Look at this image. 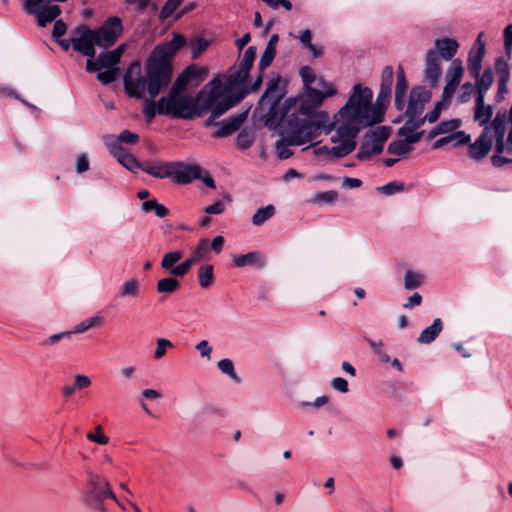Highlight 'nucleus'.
Here are the masks:
<instances>
[{"instance_id":"f257e3e1","label":"nucleus","mask_w":512,"mask_h":512,"mask_svg":"<svg viewBox=\"0 0 512 512\" xmlns=\"http://www.w3.org/2000/svg\"><path fill=\"white\" fill-rule=\"evenodd\" d=\"M186 43L185 36L175 32L170 41L155 46L145 62L144 76L141 74L140 62H132L123 76L126 94L141 99L147 91L150 98L155 99L168 88L173 77L172 61Z\"/></svg>"},{"instance_id":"f03ea898","label":"nucleus","mask_w":512,"mask_h":512,"mask_svg":"<svg viewBox=\"0 0 512 512\" xmlns=\"http://www.w3.org/2000/svg\"><path fill=\"white\" fill-rule=\"evenodd\" d=\"M319 82L328 89L321 91L313 87L305 88V94L283 101L282 113L284 117L299 125L315 126V134L320 136L323 131L329 134L336 126L335 122H330L329 114L318 111V108L326 97L334 96L337 89L323 78H319Z\"/></svg>"},{"instance_id":"7ed1b4c3","label":"nucleus","mask_w":512,"mask_h":512,"mask_svg":"<svg viewBox=\"0 0 512 512\" xmlns=\"http://www.w3.org/2000/svg\"><path fill=\"white\" fill-rule=\"evenodd\" d=\"M390 97L391 93L381 96V90H379L376 101L372 104V89L357 83L353 86L346 104L340 108L341 115L349 116L350 119H354L362 127L382 123Z\"/></svg>"},{"instance_id":"20e7f679","label":"nucleus","mask_w":512,"mask_h":512,"mask_svg":"<svg viewBox=\"0 0 512 512\" xmlns=\"http://www.w3.org/2000/svg\"><path fill=\"white\" fill-rule=\"evenodd\" d=\"M282 139L276 142V150L280 159H288L293 152L288 146H300L317 138L315 126L299 125L292 120L284 117L272 125Z\"/></svg>"},{"instance_id":"39448f33","label":"nucleus","mask_w":512,"mask_h":512,"mask_svg":"<svg viewBox=\"0 0 512 512\" xmlns=\"http://www.w3.org/2000/svg\"><path fill=\"white\" fill-rule=\"evenodd\" d=\"M106 499H111L120 505L109 481L103 476L87 470L85 487L81 496L83 505L91 512H108L105 505Z\"/></svg>"},{"instance_id":"423d86ee","label":"nucleus","mask_w":512,"mask_h":512,"mask_svg":"<svg viewBox=\"0 0 512 512\" xmlns=\"http://www.w3.org/2000/svg\"><path fill=\"white\" fill-rule=\"evenodd\" d=\"M204 95V89L198 92L196 97L187 93L170 92L161 97L165 108L161 107V115L172 116L177 119L191 120L204 115L200 100Z\"/></svg>"},{"instance_id":"0eeeda50","label":"nucleus","mask_w":512,"mask_h":512,"mask_svg":"<svg viewBox=\"0 0 512 512\" xmlns=\"http://www.w3.org/2000/svg\"><path fill=\"white\" fill-rule=\"evenodd\" d=\"M336 123L335 130L336 136L331 137V141L336 143L341 139V143L337 146L331 147V155L336 158H343L352 153L356 146V137L361 131L362 126L349 116L341 115V109L334 115Z\"/></svg>"},{"instance_id":"6e6552de","label":"nucleus","mask_w":512,"mask_h":512,"mask_svg":"<svg viewBox=\"0 0 512 512\" xmlns=\"http://www.w3.org/2000/svg\"><path fill=\"white\" fill-rule=\"evenodd\" d=\"M143 172L156 177L168 178L173 176L175 183L184 185L191 183L194 178L201 177V167L198 165H185L181 161L158 162V164L146 163Z\"/></svg>"},{"instance_id":"1a4fd4ad","label":"nucleus","mask_w":512,"mask_h":512,"mask_svg":"<svg viewBox=\"0 0 512 512\" xmlns=\"http://www.w3.org/2000/svg\"><path fill=\"white\" fill-rule=\"evenodd\" d=\"M286 91V84L282 83L281 77H277L269 80L267 88L259 100V106L264 108L266 105L269 106L267 113L264 115L265 125L269 128L272 127L277 121L284 119L283 102Z\"/></svg>"},{"instance_id":"9d476101","label":"nucleus","mask_w":512,"mask_h":512,"mask_svg":"<svg viewBox=\"0 0 512 512\" xmlns=\"http://www.w3.org/2000/svg\"><path fill=\"white\" fill-rule=\"evenodd\" d=\"M441 60H448V37L437 39L435 49L426 53L425 78L432 86H436L441 75Z\"/></svg>"},{"instance_id":"9b49d317","label":"nucleus","mask_w":512,"mask_h":512,"mask_svg":"<svg viewBox=\"0 0 512 512\" xmlns=\"http://www.w3.org/2000/svg\"><path fill=\"white\" fill-rule=\"evenodd\" d=\"M76 37L71 39L72 48L88 59H93L96 54L95 47L99 44L98 36L93 29L85 24H80L74 29Z\"/></svg>"},{"instance_id":"f8f14e48","label":"nucleus","mask_w":512,"mask_h":512,"mask_svg":"<svg viewBox=\"0 0 512 512\" xmlns=\"http://www.w3.org/2000/svg\"><path fill=\"white\" fill-rule=\"evenodd\" d=\"M99 39L98 47L113 46L123 31L122 20L117 16L109 17L98 29H93Z\"/></svg>"},{"instance_id":"ddd939ff","label":"nucleus","mask_w":512,"mask_h":512,"mask_svg":"<svg viewBox=\"0 0 512 512\" xmlns=\"http://www.w3.org/2000/svg\"><path fill=\"white\" fill-rule=\"evenodd\" d=\"M209 91L202 96L200 103L201 109L204 113H207L212 106L221 98L234 93L231 88H228L227 81L223 83L219 78H213L207 85Z\"/></svg>"},{"instance_id":"4468645a","label":"nucleus","mask_w":512,"mask_h":512,"mask_svg":"<svg viewBox=\"0 0 512 512\" xmlns=\"http://www.w3.org/2000/svg\"><path fill=\"white\" fill-rule=\"evenodd\" d=\"M208 70L195 64L186 67L176 78L170 88V92L184 93L192 81H202Z\"/></svg>"},{"instance_id":"2eb2a0df","label":"nucleus","mask_w":512,"mask_h":512,"mask_svg":"<svg viewBox=\"0 0 512 512\" xmlns=\"http://www.w3.org/2000/svg\"><path fill=\"white\" fill-rule=\"evenodd\" d=\"M248 111L230 116L220 123L219 128L213 133V138H225L237 132L247 119Z\"/></svg>"},{"instance_id":"dca6fc26","label":"nucleus","mask_w":512,"mask_h":512,"mask_svg":"<svg viewBox=\"0 0 512 512\" xmlns=\"http://www.w3.org/2000/svg\"><path fill=\"white\" fill-rule=\"evenodd\" d=\"M119 58H117L111 51L100 53L97 58L87 59L86 71L89 73H95L102 69H115L119 68Z\"/></svg>"},{"instance_id":"f3484780","label":"nucleus","mask_w":512,"mask_h":512,"mask_svg":"<svg viewBox=\"0 0 512 512\" xmlns=\"http://www.w3.org/2000/svg\"><path fill=\"white\" fill-rule=\"evenodd\" d=\"M493 108L485 103V98L475 97L473 119L481 127H486L492 122Z\"/></svg>"},{"instance_id":"a211bd4d","label":"nucleus","mask_w":512,"mask_h":512,"mask_svg":"<svg viewBox=\"0 0 512 512\" xmlns=\"http://www.w3.org/2000/svg\"><path fill=\"white\" fill-rule=\"evenodd\" d=\"M247 94L248 91H235L234 93L219 99L210 110H212L215 115L222 116L233 106L241 102Z\"/></svg>"},{"instance_id":"6ab92c4d","label":"nucleus","mask_w":512,"mask_h":512,"mask_svg":"<svg viewBox=\"0 0 512 512\" xmlns=\"http://www.w3.org/2000/svg\"><path fill=\"white\" fill-rule=\"evenodd\" d=\"M472 77L475 80V84L473 85L476 89V97L485 98L494 82L493 69L488 67L483 72H478L477 75H472Z\"/></svg>"},{"instance_id":"aec40b11","label":"nucleus","mask_w":512,"mask_h":512,"mask_svg":"<svg viewBox=\"0 0 512 512\" xmlns=\"http://www.w3.org/2000/svg\"><path fill=\"white\" fill-rule=\"evenodd\" d=\"M461 125L459 119L450 120V144L454 146H467V155L469 156V147L474 142H471V135L462 130H457Z\"/></svg>"},{"instance_id":"412c9836","label":"nucleus","mask_w":512,"mask_h":512,"mask_svg":"<svg viewBox=\"0 0 512 512\" xmlns=\"http://www.w3.org/2000/svg\"><path fill=\"white\" fill-rule=\"evenodd\" d=\"M28 14L37 15L38 25L45 27L48 23L54 21L60 14L61 9L58 5L42 6L37 5L35 12H27Z\"/></svg>"},{"instance_id":"4be33fe9","label":"nucleus","mask_w":512,"mask_h":512,"mask_svg":"<svg viewBox=\"0 0 512 512\" xmlns=\"http://www.w3.org/2000/svg\"><path fill=\"white\" fill-rule=\"evenodd\" d=\"M408 89V83L406 81L404 69L401 65L397 68L396 87H395V100L394 104L397 110L404 108L405 102L404 97Z\"/></svg>"},{"instance_id":"5701e85b","label":"nucleus","mask_w":512,"mask_h":512,"mask_svg":"<svg viewBox=\"0 0 512 512\" xmlns=\"http://www.w3.org/2000/svg\"><path fill=\"white\" fill-rule=\"evenodd\" d=\"M232 261L236 267L257 266L259 268L265 265V260L258 251H251L247 254L233 255Z\"/></svg>"},{"instance_id":"b1692460","label":"nucleus","mask_w":512,"mask_h":512,"mask_svg":"<svg viewBox=\"0 0 512 512\" xmlns=\"http://www.w3.org/2000/svg\"><path fill=\"white\" fill-rule=\"evenodd\" d=\"M248 73L238 68L236 65L232 66L228 70L227 83L228 88H231L232 91H237L240 88H245L244 84L247 83L249 79Z\"/></svg>"},{"instance_id":"393cba45","label":"nucleus","mask_w":512,"mask_h":512,"mask_svg":"<svg viewBox=\"0 0 512 512\" xmlns=\"http://www.w3.org/2000/svg\"><path fill=\"white\" fill-rule=\"evenodd\" d=\"M443 329V322L440 318H436L433 323L425 328L420 336L418 337L417 341L420 344H430L432 343L440 334V332Z\"/></svg>"},{"instance_id":"a878e982","label":"nucleus","mask_w":512,"mask_h":512,"mask_svg":"<svg viewBox=\"0 0 512 512\" xmlns=\"http://www.w3.org/2000/svg\"><path fill=\"white\" fill-rule=\"evenodd\" d=\"M473 93L476 94V89L473 83L465 82L459 87L458 85L454 86V90L452 91L450 98L453 96L457 103L463 104L471 99Z\"/></svg>"},{"instance_id":"bb28decb","label":"nucleus","mask_w":512,"mask_h":512,"mask_svg":"<svg viewBox=\"0 0 512 512\" xmlns=\"http://www.w3.org/2000/svg\"><path fill=\"white\" fill-rule=\"evenodd\" d=\"M486 51L470 49L467 57V65L470 75H477L481 72L482 62Z\"/></svg>"},{"instance_id":"cd10ccee","label":"nucleus","mask_w":512,"mask_h":512,"mask_svg":"<svg viewBox=\"0 0 512 512\" xmlns=\"http://www.w3.org/2000/svg\"><path fill=\"white\" fill-rule=\"evenodd\" d=\"M464 72L465 69L461 59L455 58L450 61V95L454 90V86L460 84Z\"/></svg>"},{"instance_id":"c85d7f7f","label":"nucleus","mask_w":512,"mask_h":512,"mask_svg":"<svg viewBox=\"0 0 512 512\" xmlns=\"http://www.w3.org/2000/svg\"><path fill=\"white\" fill-rule=\"evenodd\" d=\"M255 131L252 127H244L237 135L236 146L241 150L249 149L255 141Z\"/></svg>"},{"instance_id":"c756f323","label":"nucleus","mask_w":512,"mask_h":512,"mask_svg":"<svg viewBox=\"0 0 512 512\" xmlns=\"http://www.w3.org/2000/svg\"><path fill=\"white\" fill-rule=\"evenodd\" d=\"M161 107L165 108L161 98L156 102L154 99L145 100L143 114L147 123H151L157 114L161 115Z\"/></svg>"},{"instance_id":"7c9ffc66","label":"nucleus","mask_w":512,"mask_h":512,"mask_svg":"<svg viewBox=\"0 0 512 512\" xmlns=\"http://www.w3.org/2000/svg\"><path fill=\"white\" fill-rule=\"evenodd\" d=\"M199 285L208 289L214 283V267L211 264L202 265L198 270Z\"/></svg>"},{"instance_id":"2f4dec72","label":"nucleus","mask_w":512,"mask_h":512,"mask_svg":"<svg viewBox=\"0 0 512 512\" xmlns=\"http://www.w3.org/2000/svg\"><path fill=\"white\" fill-rule=\"evenodd\" d=\"M105 144L108 147L111 155L117 159L119 163L128 155V150L124 148L118 141H115L113 136L105 137Z\"/></svg>"},{"instance_id":"473e14b6","label":"nucleus","mask_w":512,"mask_h":512,"mask_svg":"<svg viewBox=\"0 0 512 512\" xmlns=\"http://www.w3.org/2000/svg\"><path fill=\"white\" fill-rule=\"evenodd\" d=\"M448 103V82L444 85L443 91H442V100L440 102H437L434 109L427 113L422 119L425 121H428L429 123H434L439 119L441 109L444 105Z\"/></svg>"},{"instance_id":"72a5a7b5","label":"nucleus","mask_w":512,"mask_h":512,"mask_svg":"<svg viewBox=\"0 0 512 512\" xmlns=\"http://www.w3.org/2000/svg\"><path fill=\"white\" fill-rule=\"evenodd\" d=\"M177 278L178 277H174L171 275V277H165L160 279L157 282L156 286L157 292L167 294L176 292L181 286V283L177 280Z\"/></svg>"},{"instance_id":"f704fd0d","label":"nucleus","mask_w":512,"mask_h":512,"mask_svg":"<svg viewBox=\"0 0 512 512\" xmlns=\"http://www.w3.org/2000/svg\"><path fill=\"white\" fill-rule=\"evenodd\" d=\"M393 77H394L393 67L390 65L385 66L381 73V83H380L381 96H384L386 93H391L392 85H393Z\"/></svg>"},{"instance_id":"c9c22d12","label":"nucleus","mask_w":512,"mask_h":512,"mask_svg":"<svg viewBox=\"0 0 512 512\" xmlns=\"http://www.w3.org/2000/svg\"><path fill=\"white\" fill-rule=\"evenodd\" d=\"M275 214V207L271 204L259 208L252 217V223L255 226L263 225L267 220H269Z\"/></svg>"},{"instance_id":"e433bc0d","label":"nucleus","mask_w":512,"mask_h":512,"mask_svg":"<svg viewBox=\"0 0 512 512\" xmlns=\"http://www.w3.org/2000/svg\"><path fill=\"white\" fill-rule=\"evenodd\" d=\"M391 135V127L380 126L374 130H370L365 134V138H369L372 142L385 143Z\"/></svg>"},{"instance_id":"4c0bfd02","label":"nucleus","mask_w":512,"mask_h":512,"mask_svg":"<svg viewBox=\"0 0 512 512\" xmlns=\"http://www.w3.org/2000/svg\"><path fill=\"white\" fill-rule=\"evenodd\" d=\"M412 149V146H409L405 139H398L390 142L387 151L393 155L404 156L411 152Z\"/></svg>"},{"instance_id":"58836bf2","label":"nucleus","mask_w":512,"mask_h":512,"mask_svg":"<svg viewBox=\"0 0 512 512\" xmlns=\"http://www.w3.org/2000/svg\"><path fill=\"white\" fill-rule=\"evenodd\" d=\"M424 277L420 273L407 270L404 275V287L407 290H413L422 286Z\"/></svg>"},{"instance_id":"ea45409f","label":"nucleus","mask_w":512,"mask_h":512,"mask_svg":"<svg viewBox=\"0 0 512 512\" xmlns=\"http://www.w3.org/2000/svg\"><path fill=\"white\" fill-rule=\"evenodd\" d=\"M423 124H424V119L408 117L405 124L398 129V135L408 136V134L417 132V129H419Z\"/></svg>"},{"instance_id":"a19ab883","label":"nucleus","mask_w":512,"mask_h":512,"mask_svg":"<svg viewBox=\"0 0 512 512\" xmlns=\"http://www.w3.org/2000/svg\"><path fill=\"white\" fill-rule=\"evenodd\" d=\"M183 258V252L181 250L167 252L163 255L161 260V267L165 270H171L175 267V264Z\"/></svg>"},{"instance_id":"79ce46f5","label":"nucleus","mask_w":512,"mask_h":512,"mask_svg":"<svg viewBox=\"0 0 512 512\" xmlns=\"http://www.w3.org/2000/svg\"><path fill=\"white\" fill-rule=\"evenodd\" d=\"M217 367L223 374L228 375L236 383L241 382V378L235 372L232 360L227 358L222 359L217 363Z\"/></svg>"},{"instance_id":"37998d69","label":"nucleus","mask_w":512,"mask_h":512,"mask_svg":"<svg viewBox=\"0 0 512 512\" xmlns=\"http://www.w3.org/2000/svg\"><path fill=\"white\" fill-rule=\"evenodd\" d=\"M431 95L430 90L423 86H416L410 91L409 98L425 105V103H428L431 100Z\"/></svg>"},{"instance_id":"c03bdc74","label":"nucleus","mask_w":512,"mask_h":512,"mask_svg":"<svg viewBox=\"0 0 512 512\" xmlns=\"http://www.w3.org/2000/svg\"><path fill=\"white\" fill-rule=\"evenodd\" d=\"M102 322L103 318L101 316H93L77 324L71 332H73V334L83 333L92 327L101 325Z\"/></svg>"},{"instance_id":"a18cd8bd","label":"nucleus","mask_w":512,"mask_h":512,"mask_svg":"<svg viewBox=\"0 0 512 512\" xmlns=\"http://www.w3.org/2000/svg\"><path fill=\"white\" fill-rule=\"evenodd\" d=\"M139 293V282L135 279L125 281L120 288V295L123 297H135Z\"/></svg>"},{"instance_id":"49530a36","label":"nucleus","mask_w":512,"mask_h":512,"mask_svg":"<svg viewBox=\"0 0 512 512\" xmlns=\"http://www.w3.org/2000/svg\"><path fill=\"white\" fill-rule=\"evenodd\" d=\"M120 68L106 69L105 71H98L96 78L103 84L109 85L117 80L120 75Z\"/></svg>"},{"instance_id":"de8ad7c7","label":"nucleus","mask_w":512,"mask_h":512,"mask_svg":"<svg viewBox=\"0 0 512 512\" xmlns=\"http://www.w3.org/2000/svg\"><path fill=\"white\" fill-rule=\"evenodd\" d=\"M209 250H210L209 240L208 239H202V240H200L199 244L197 245V247L193 251L191 257L193 258V260L195 262H198V261L203 260V259H208Z\"/></svg>"},{"instance_id":"09e8293b","label":"nucleus","mask_w":512,"mask_h":512,"mask_svg":"<svg viewBox=\"0 0 512 512\" xmlns=\"http://www.w3.org/2000/svg\"><path fill=\"white\" fill-rule=\"evenodd\" d=\"M196 262L193 260V258L190 256L188 258H186L181 264L175 266L174 268H172L170 270V275L174 276V277H183L185 276L191 269V267L195 264Z\"/></svg>"},{"instance_id":"8fccbe9b","label":"nucleus","mask_w":512,"mask_h":512,"mask_svg":"<svg viewBox=\"0 0 512 512\" xmlns=\"http://www.w3.org/2000/svg\"><path fill=\"white\" fill-rule=\"evenodd\" d=\"M209 46V41L199 37L190 42L192 59H197Z\"/></svg>"},{"instance_id":"3c124183","label":"nucleus","mask_w":512,"mask_h":512,"mask_svg":"<svg viewBox=\"0 0 512 512\" xmlns=\"http://www.w3.org/2000/svg\"><path fill=\"white\" fill-rule=\"evenodd\" d=\"M181 3L182 0H167L159 13L160 20L163 21L171 17L174 14V12L179 8Z\"/></svg>"},{"instance_id":"603ef678","label":"nucleus","mask_w":512,"mask_h":512,"mask_svg":"<svg viewBox=\"0 0 512 512\" xmlns=\"http://www.w3.org/2000/svg\"><path fill=\"white\" fill-rule=\"evenodd\" d=\"M275 56L276 50L266 47L258 63V71L265 72V70L272 64Z\"/></svg>"},{"instance_id":"864d4df0","label":"nucleus","mask_w":512,"mask_h":512,"mask_svg":"<svg viewBox=\"0 0 512 512\" xmlns=\"http://www.w3.org/2000/svg\"><path fill=\"white\" fill-rule=\"evenodd\" d=\"M120 164L129 171L136 173L138 170L143 171V167H145L146 163L139 162L131 153H128Z\"/></svg>"},{"instance_id":"5fc2aeb1","label":"nucleus","mask_w":512,"mask_h":512,"mask_svg":"<svg viewBox=\"0 0 512 512\" xmlns=\"http://www.w3.org/2000/svg\"><path fill=\"white\" fill-rule=\"evenodd\" d=\"M423 111L424 105L422 103L416 102L415 100L409 98V102L405 112V115L407 117L420 118Z\"/></svg>"},{"instance_id":"6e6d98bb","label":"nucleus","mask_w":512,"mask_h":512,"mask_svg":"<svg viewBox=\"0 0 512 512\" xmlns=\"http://www.w3.org/2000/svg\"><path fill=\"white\" fill-rule=\"evenodd\" d=\"M371 147L372 141L369 138L364 137L362 143L360 144L356 158L360 161L369 160L371 158Z\"/></svg>"},{"instance_id":"4d7b16f0","label":"nucleus","mask_w":512,"mask_h":512,"mask_svg":"<svg viewBox=\"0 0 512 512\" xmlns=\"http://www.w3.org/2000/svg\"><path fill=\"white\" fill-rule=\"evenodd\" d=\"M156 343H157V347L155 349L153 357L155 360H160L161 358H163L165 356L167 349L173 347V344L170 340L165 339V338L157 339Z\"/></svg>"},{"instance_id":"13d9d810","label":"nucleus","mask_w":512,"mask_h":512,"mask_svg":"<svg viewBox=\"0 0 512 512\" xmlns=\"http://www.w3.org/2000/svg\"><path fill=\"white\" fill-rule=\"evenodd\" d=\"M377 189L378 191L385 195H393L404 190V183L398 181H391Z\"/></svg>"},{"instance_id":"bf43d9fd","label":"nucleus","mask_w":512,"mask_h":512,"mask_svg":"<svg viewBox=\"0 0 512 512\" xmlns=\"http://www.w3.org/2000/svg\"><path fill=\"white\" fill-rule=\"evenodd\" d=\"M304 88L311 87V84L316 81V76L313 69L310 66H303L299 72Z\"/></svg>"},{"instance_id":"052dcab7","label":"nucleus","mask_w":512,"mask_h":512,"mask_svg":"<svg viewBox=\"0 0 512 512\" xmlns=\"http://www.w3.org/2000/svg\"><path fill=\"white\" fill-rule=\"evenodd\" d=\"M373 352L378 356L379 360L383 363H387L390 361V356L382 350L383 342L382 341H372L370 339L367 340Z\"/></svg>"},{"instance_id":"680f3d73","label":"nucleus","mask_w":512,"mask_h":512,"mask_svg":"<svg viewBox=\"0 0 512 512\" xmlns=\"http://www.w3.org/2000/svg\"><path fill=\"white\" fill-rule=\"evenodd\" d=\"M87 438L88 440L100 445H106L109 442V438L104 434L100 425L96 427L95 433H88Z\"/></svg>"},{"instance_id":"e2e57ef3","label":"nucleus","mask_w":512,"mask_h":512,"mask_svg":"<svg viewBox=\"0 0 512 512\" xmlns=\"http://www.w3.org/2000/svg\"><path fill=\"white\" fill-rule=\"evenodd\" d=\"M139 140V135L136 133L131 132L130 130H123L118 137L115 139V141H118V143H126V144H135Z\"/></svg>"},{"instance_id":"0e129e2a","label":"nucleus","mask_w":512,"mask_h":512,"mask_svg":"<svg viewBox=\"0 0 512 512\" xmlns=\"http://www.w3.org/2000/svg\"><path fill=\"white\" fill-rule=\"evenodd\" d=\"M495 67H496L497 73L499 75V79L510 77L509 64L502 57H499L496 59Z\"/></svg>"},{"instance_id":"69168bd1","label":"nucleus","mask_w":512,"mask_h":512,"mask_svg":"<svg viewBox=\"0 0 512 512\" xmlns=\"http://www.w3.org/2000/svg\"><path fill=\"white\" fill-rule=\"evenodd\" d=\"M338 198V192L335 190L319 192L316 194L314 201L315 202H324V203H333Z\"/></svg>"},{"instance_id":"338daca9","label":"nucleus","mask_w":512,"mask_h":512,"mask_svg":"<svg viewBox=\"0 0 512 512\" xmlns=\"http://www.w3.org/2000/svg\"><path fill=\"white\" fill-rule=\"evenodd\" d=\"M72 334H73V332H71V331H65V332L53 334V335L49 336L47 339H45L42 342V345H54V344L58 343L59 341L63 340L64 338H70Z\"/></svg>"},{"instance_id":"774afa93","label":"nucleus","mask_w":512,"mask_h":512,"mask_svg":"<svg viewBox=\"0 0 512 512\" xmlns=\"http://www.w3.org/2000/svg\"><path fill=\"white\" fill-rule=\"evenodd\" d=\"M331 387L341 393H347L349 391L348 382L342 377H336L331 381Z\"/></svg>"}]
</instances>
